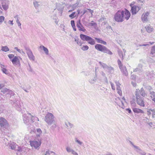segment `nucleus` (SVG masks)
Wrapping results in <instances>:
<instances>
[{
	"label": "nucleus",
	"mask_w": 155,
	"mask_h": 155,
	"mask_svg": "<svg viewBox=\"0 0 155 155\" xmlns=\"http://www.w3.org/2000/svg\"><path fill=\"white\" fill-rule=\"evenodd\" d=\"M45 120L48 125L53 124L51 127L52 128L54 129L56 127L55 117L52 113L48 112L45 116Z\"/></svg>",
	"instance_id": "1"
},
{
	"label": "nucleus",
	"mask_w": 155,
	"mask_h": 155,
	"mask_svg": "<svg viewBox=\"0 0 155 155\" xmlns=\"http://www.w3.org/2000/svg\"><path fill=\"white\" fill-rule=\"evenodd\" d=\"M8 127L9 125L7 120L2 117H1V131H2L3 135L6 134L4 131H7Z\"/></svg>",
	"instance_id": "2"
},
{
	"label": "nucleus",
	"mask_w": 155,
	"mask_h": 155,
	"mask_svg": "<svg viewBox=\"0 0 155 155\" xmlns=\"http://www.w3.org/2000/svg\"><path fill=\"white\" fill-rule=\"evenodd\" d=\"M95 48L98 51L102 52L108 54L112 55L113 53L107 47L101 44H97L95 46Z\"/></svg>",
	"instance_id": "3"
},
{
	"label": "nucleus",
	"mask_w": 155,
	"mask_h": 155,
	"mask_svg": "<svg viewBox=\"0 0 155 155\" xmlns=\"http://www.w3.org/2000/svg\"><path fill=\"white\" fill-rule=\"evenodd\" d=\"M80 37L84 41H86L91 45H94L95 44V40L91 37L84 34H81Z\"/></svg>",
	"instance_id": "4"
},
{
	"label": "nucleus",
	"mask_w": 155,
	"mask_h": 155,
	"mask_svg": "<svg viewBox=\"0 0 155 155\" xmlns=\"http://www.w3.org/2000/svg\"><path fill=\"white\" fill-rule=\"evenodd\" d=\"M122 14L120 10H118L114 15V18L115 20L117 22H123L124 21V19Z\"/></svg>",
	"instance_id": "5"
},
{
	"label": "nucleus",
	"mask_w": 155,
	"mask_h": 155,
	"mask_svg": "<svg viewBox=\"0 0 155 155\" xmlns=\"http://www.w3.org/2000/svg\"><path fill=\"white\" fill-rule=\"evenodd\" d=\"M138 92H139V91L138 90L135 91V95L136 96L137 103L138 105L144 107V106L143 101L144 99L142 98L140 95H138Z\"/></svg>",
	"instance_id": "6"
},
{
	"label": "nucleus",
	"mask_w": 155,
	"mask_h": 155,
	"mask_svg": "<svg viewBox=\"0 0 155 155\" xmlns=\"http://www.w3.org/2000/svg\"><path fill=\"white\" fill-rule=\"evenodd\" d=\"M24 48L26 51V53L29 59L32 61L35 60V57L30 49L28 47L25 46Z\"/></svg>",
	"instance_id": "7"
},
{
	"label": "nucleus",
	"mask_w": 155,
	"mask_h": 155,
	"mask_svg": "<svg viewBox=\"0 0 155 155\" xmlns=\"http://www.w3.org/2000/svg\"><path fill=\"white\" fill-rule=\"evenodd\" d=\"M20 60H21V58L19 56H15L11 61L14 66L19 67L20 65Z\"/></svg>",
	"instance_id": "8"
},
{
	"label": "nucleus",
	"mask_w": 155,
	"mask_h": 155,
	"mask_svg": "<svg viewBox=\"0 0 155 155\" xmlns=\"http://www.w3.org/2000/svg\"><path fill=\"white\" fill-rule=\"evenodd\" d=\"M122 15L123 16V18L127 20H128L130 16V14L129 11L126 9H124L123 10H120Z\"/></svg>",
	"instance_id": "9"
},
{
	"label": "nucleus",
	"mask_w": 155,
	"mask_h": 155,
	"mask_svg": "<svg viewBox=\"0 0 155 155\" xmlns=\"http://www.w3.org/2000/svg\"><path fill=\"white\" fill-rule=\"evenodd\" d=\"M30 145L32 147H34L35 149L38 150L39 148V147L41 144L40 142L33 140L30 141Z\"/></svg>",
	"instance_id": "10"
},
{
	"label": "nucleus",
	"mask_w": 155,
	"mask_h": 155,
	"mask_svg": "<svg viewBox=\"0 0 155 155\" xmlns=\"http://www.w3.org/2000/svg\"><path fill=\"white\" fill-rule=\"evenodd\" d=\"M9 1L6 0H2L1 4L3 9L5 11H6L9 8Z\"/></svg>",
	"instance_id": "11"
},
{
	"label": "nucleus",
	"mask_w": 155,
	"mask_h": 155,
	"mask_svg": "<svg viewBox=\"0 0 155 155\" xmlns=\"http://www.w3.org/2000/svg\"><path fill=\"white\" fill-rule=\"evenodd\" d=\"M76 26L79 31L83 32H85L86 31V29L81 22L80 20H79L77 21Z\"/></svg>",
	"instance_id": "12"
},
{
	"label": "nucleus",
	"mask_w": 155,
	"mask_h": 155,
	"mask_svg": "<svg viewBox=\"0 0 155 155\" xmlns=\"http://www.w3.org/2000/svg\"><path fill=\"white\" fill-rule=\"evenodd\" d=\"M140 9V8L137 5H134L131 7V12L132 14H136Z\"/></svg>",
	"instance_id": "13"
},
{
	"label": "nucleus",
	"mask_w": 155,
	"mask_h": 155,
	"mask_svg": "<svg viewBox=\"0 0 155 155\" xmlns=\"http://www.w3.org/2000/svg\"><path fill=\"white\" fill-rule=\"evenodd\" d=\"M148 90L150 92V97L152 100L155 103V92L152 91L151 87H149Z\"/></svg>",
	"instance_id": "14"
},
{
	"label": "nucleus",
	"mask_w": 155,
	"mask_h": 155,
	"mask_svg": "<svg viewBox=\"0 0 155 155\" xmlns=\"http://www.w3.org/2000/svg\"><path fill=\"white\" fill-rule=\"evenodd\" d=\"M6 66L1 64V70L3 73L5 74L8 76L10 75V73L9 71L6 69Z\"/></svg>",
	"instance_id": "15"
},
{
	"label": "nucleus",
	"mask_w": 155,
	"mask_h": 155,
	"mask_svg": "<svg viewBox=\"0 0 155 155\" xmlns=\"http://www.w3.org/2000/svg\"><path fill=\"white\" fill-rule=\"evenodd\" d=\"M143 66L141 64H139L137 67L134 69V72H137L138 73H141L143 72V69L142 68Z\"/></svg>",
	"instance_id": "16"
},
{
	"label": "nucleus",
	"mask_w": 155,
	"mask_h": 155,
	"mask_svg": "<svg viewBox=\"0 0 155 155\" xmlns=\"http://www.w3.org/2000/svg\"><path fill=\"white\" fill-rule=\"evenodd\" d=\"M149 15V13L148 12L144 13L142 15L141 17V19L143 22H147L148 21V17Z\"/></svg>",
	"instance_id": "17"
},
{
	"label": "nucleus",
	"mask_w": 155,
	"mask_h": 155,
	"mask_svg": "<svg viewBox=\"0 0 155 155\" xmlns=\"http://www.w3.org/2000/svg\"><path fill=\"white\" fill-rule=\"evenodd\" d=\"M154 42H148L146 44H140L139 45V46L140 47H142L144 46V47L143 48V49L144 50H146L147 49H148L147 47L150 45H152L154 43Z\"/></svg>",
	"instance_id": "18"
},
{
	"label": "nucleus",
	"mask_w": 155,
	"mask_h": 155,
	"mask_svg": "<svg viewBox=\"0 0 155 155\" xmlns=\"http://www.w3.org/2000/svg\"><path fill=\"white\" fill-rule=\"evenodd\" d=\"M119 68L123 74L126 76H127L128 75V73L125 66H123Z\"/></svg>",
	"instance_id": "19"
},
{
	"label": "nucleus",
	"mask_w": 155,
	"mask_h": 155,
	"mask_svg": "<svg viewBox=\"0 0 155 155\" xmlns=\"http://www.w3.org/2000/svg\"><path fill=\"white\" fill-rule=\"evenodd\" d=\"M15 106L18 110H20L21 107L23 106V104L22 102L20 103L19 101H16L15 103Z\"/></svg>",
	"instance_id": "20"
},
{
	"label": "nucleus",
	"mask_w": 155,
	"mask_h": 155,
	"mask_svg": "<svg viewBox=\"0 0 155 155\" xmlns=\"http://www.w3.org/2000/svg\"><path fill=\"white\" fill-rule=\"evenodd\" d=\"M134 147L135 149H137V151L141 155H145L146 153L143 152H142L141 150L139 148V147L137 146L134 145L132 144Z\"/></svg>",
	"instance_id": "21"
},
{
	"label": "nucleus",
	"mask_w": 155,
	"mask_h": 155,
	"mask_svg": "<svg viewBox=\"0 0 155 155\" xmlns=\"http://www.w3.org/2000/svg\"><path fill=\"white\" fill-rule=\"evenodd\" d=\"M61 5L60 3H58L57 5V8L58 10L59 11V13L60 14V15L61 16L62 15V11L64 8L62 6L60 7Z\"/></svg>",
	"instance_id": "22"
},
{
	"label": "nucleus",
	"mask_w": 155,
	"mask_h": 155,
	"mask_svg": "<svg viewBox=\"0 0 155 155\" xmlns=\"http://www.w3.org/2000/svg\"><path fill=\"white\" fill-rule=\"evenodd\" d=\"M137 90L139 91V92H138V95H140V94L143 97H144L146 95V94L145 93V91L143 88H142L140 90L139 89H137L136 90V91Z\"/></svg>",
	"instance_id": "23"
},
{
	"label": "nucleus",
	"mask_w": 155,
	"mask_h": 155,
	"mask_svg": "<svg viewBox=\"0 0 155 155\" xmlns=\"http://www.w3.org/2000/svg\"><path fill=\"white\" fill-rule=\"evenodd\" d=\"M23 120L24 123L26 124H28L29 121V118L26 114H24L23 116Z\"/></svg>",
	"instance_id": "24"
},
{
	"label": "nucleus",
	"mask_w": 155,
	"mask_h": 155,
	"mask_svg": "<svg viewBox=\"0 0 155 155\" xmlns=\"http://www.w3.org/2000/svg\"><path fill=\"white\" fill-rule=\"evenodd\" d=\"M94 38L96 40L97 42L98 43L103 44L104 45H106L107 44L106 42L102 40L101 38Z\"/></svg>",
	"instance_id": "25"
},
{
	"label": "nucleus",
	"mask_w": 155,
	"mask_h": 155,
	"mask_svg": "<svg viewBox=\"0 0 155 155\" xmlns=\"http://www.w3.org/2000/svg\"><path fill=\"white\" fill-rule=\"evenodd\" d=\"M133 111L134 112L137 113H143L144 112L142 110L137 108H133Z\"/></svg>",
	"instance_id": "26"
},
{
	"label": "nucleus",
	"mask_w": 155,
	"mask_h": 155,
	"mask_svg": "<svg viewBox=\"0 0 155 155\" xmlns=\"http://www.w3.org/2000/svg\"><path fill=\"white\" fill-rule=\"evenodd\" d=\"M145 28L147 32L149 33H150L153 30V28L150 25L147 26Z\"/></svg>",
	"instance_id": "27"
},
{
	"label": "nucleus",
	"mask_w": 155,
	"mask_h": 155,
	"mask_svg": "<svg viewBox=\"0 0 155 155\" xmlns=\"http://www.w3.org/2000/svg\"><path fill=\"white\" fill-rule=\"evenodd\" d=\"M39 48L43 50L46 54H48V50L46 48L42 45L40 46Z\"/></svg>",
	"instance_id": "28"
},
{
	"label": "nucleus",
	"mask_w": 155,
	"mask_h": 155,
	"mask_svg": "<svg viewBox=\"0 0 155 155\" xmlns=\"http://www.w3.org/2000/svg\"><path fill=\"white\" fill-rule=\"evenodd\" d=\"M8 89L6 88L1 87V92L3 94H8Z\"/></svg>",
	"instance_id": "29"
},
{
	"label": "nucleus",
	"mask_w": 155,
	"mask_h": 155,
	"mask_svg": "<svg viewBox=\"0 0 155 155\" xmlns=\"http://www.w3.org/2000/svg\"><path fill=\"white\" fill-rule=\"evenodd\" d=\"M65 125L68 128H71L73 126V124L69 122H65Z\"/></svg>",
	"instance_id": "30"
},
{
	"label": "nucleus",
	"mask_w": 155,
	"mask_h": 155,
	"mask_svg": "<svg viewBox=\"0 0 155 155\" xmlns=\"http://www.w3.org/2000/svg\"><path fill=\"white\" fill-rule=\"evenodd\" d=\"M28 114H29L30 116L29 118H31V121H32V123L34 122L35 121V119H37L38 121H39V119L37 117H34V116L31 115L30 113Z\"/></svg>",
	"instance_id": "31"
},
{
	"label": "nucleus",
	"mask_w": 155,
	"mask_h": 155,
	"mask_svg": "<svg viewBox=\"0 0 155 155\" xmlns=\"http://www.w3.org/2000/svg\"><path fill=\"white\" fill-rule=\"evenodd\" d=\"M79 2L77 1L75 4H74L73 5L70 6V7H71V9L73 10H74L77 7L79 6Z\"/></svg>",
	"instance_id": "32"
},
{
	"label": "nucleus",
	"mask_w": 155,
	"mask_h": 155,
	"mask_svg": "<svg viewBox=\"0 0 155 155\" xmlns=\"http://www.w3.org/2000/svg\"><path fill=\"white\" fill-rule=\"evenodd\" d=\"M1 50L2 51L5 52H7L9 51V49L7 46H2Z\"/></svg>",
	"instance_id": "33"
},
{
	"label": "nucleus",
	"mask_w": 155,
	"mask_h": 155,
	"mask_svg": "<svg viewBox=\"0 0 155 155\" xmlns=\"http://www.w3.org/2000/svg\"><path fill=\"white\" fill-rule=\"evenodd\" d=\"M36 136L37 137L40 136V135L42 134V131L40 128L37 129Z\"/></svg>",
	"instance_id": "34"
},
{
	"label": "nucleus",
	"mask_w": 155,
	"mask_h": 155,
	"mask_svg": "<svg viewBox=\"0 0 155 155\" xmlns=\"http://www.w3.org/2000/svg\"><path fill=\"white\" fill-rule=\"evenodd\" d=\"M99 63L100 64V65L103 67V68H104L106 69L107 68H108V66L107 65L105 64H104L103 63H102L101 62H99Z\"/></svg>",
	"instance_id": "35"
},
{
	"label": "nucleus",
	"mask_w": 155,
	"mask_h": 155,
	"mask_svg": "<svg viewBox=\"0 0 155 155\" xmlns=\"http://www.w3.org/2000/svg\"><path fill=\"white\" fill-rule=\"evenodd\" d=\"M40 2H38L37 1H35L33 2V4L34 5L35 7V8H38L40 5Z\"/></svg>",
	"instance_id": "36"
},
{
	"label": "nucleus",
	"mask_w": 155,
	"mask_h": 155,
	"mask_svg": "<svg viewBox=\"0 0 155 155\" xmlns=\"http://www.w3.org/2000/svg\"><path fill=\"white\" fill-rule=\"evenodd\" d=\"M117 92L118 94L120 96H121L122 95V92L120 89V87H117Z\"/></svg>",
	"instance_id": "37"
},
{
	"label": "nucleus",
	"mask_w": 155,
	"mask_h": 155,
	"mask_svg": "<svg viewBox=\"0 0 155 155\" xmlns=\"http://www.w3.org/2000/svg\"><path fill=\"white\" fill-rule=\"evenodd\" d=\"M118 53L119 56L121 58L122 60L124 59V55L122 51H118Z\"/></svg>",
	"instance_id": "38"
},
{
	"label": "nucleus",
	"mask_w": 155,
	"mask_h": 155,
	"mask_svg": "<svg viewBox=\"0 0 155 155\" xmlns=\"http://www.w3.org/2000/svg\"><path fill=\"white\" fill-rule=\"evenodd\" d=\"M96 80V78L95 77L94 78H92L91 79L89 80V82L93 84L94 83Z\"/></svg>",
	"instance_id": "39"
},
{
	"label": "nucleus",
	"mask_w": 155,
	"mask_h": 155,
	"mask_svg": "<svg viewBox=\"0 0 155 155\" xmlns=\"http://www.w3.org/2000/svg\"><path fill=\"white\" fill-rule=\"evenodd\" d=\"M66 149L67 152L68 153H71L73 150L69 147H67Z\"/></svg>",
	"instance_id": "40"
},
{
	"label": "nucleus",
	"mask_w": 155,
	"mask_h": 155,
	"mask_svg": "<svg viewBox=\"0 0 155 155\" xmlns=\"http://www.w3.org/2000/svg\"><path fill=\"white\" fill-rule=\"evenodd\" d=\"M107 29L108 30V32L109 33H111L113 31V30L111 28V27L110 26H108L107 27Z\"/></svg>",
	"instance_id": "41"
},
{
	"label": "nucleus",
	"mask_w": 155,
	"mask_h": 155,
	"mask_svg": "<svg viewBox=\"0 0 155 155\" xmlns=\"http://www.w3.org/2000/svg\"><path fill=\"white\" fill-rule=\"evenodd\" d=\"M88 48L89 47L87 45L83 46L81 48V49L84 51L87 50Z\"/></svg>",
	"instance_id": "42"
},
{
	"label": "nucleus",
	"mask_w": 155,
	"mask_h": 155,
	"mask_svg": "<svg viewBox=\"0 0 155 155\" xmlns=\"http://www.w3.org/2000/svg\"><path fill=\"white\" fill-rule=\"evenodd\" d=\"M151 54H155V46L152 47L151 49Z\"/></svg>",
	"instance_id": "43"
},
{
	"label": "nucleus",
	"mask_w": 155,
	"mask_h": 155,
	"mask_svg": "<svg viewBox=\"0 0 155 155\" xmlns=\"http://www.w3.org/2000/svg\"><path fill=\"white\" fill-rule=\"evenodd\" d=\"M75 12H73L71 14L69 15V17L70 18H73L76 16V15H75Z\"/></svg>",
	"instance_id": "44"
},
{
	"label": "nucleus",
	"mask_w": 155,
	"mask_h": 155,
	"mask_svg": "<svg viewBox=\"0 0 155 155\" xmlns=\"http://www.w3.org/2000/svg\"><path fill=\"white\" fill-rule=\"evenodd\" d=\"M117 63L118 64L119 66V68H120L121 67L123 66H124L122 64L121 61H120V60L119 59L118 60H117Z\"/></svg>",
	"instance_id": "45"
},
{
	"label": "nucleus",
	"mask_w": 155,
	"mask_h": 155,
	"mask_svg": "<svg viewBox=\"0 0 155 155\" xmlns=\"http://www.w3.org/2000/svg\"><path fill=\"white\" fill-rule=\"evenodd\" d=\"M8 94H9L11 95V96H13L15 94V93L13 91L11 90H9L8 91Z\"/></svg>",
	"instance_id": "46"
},
{
	"label": "nucleus",
	"mask_w": 155,
	"mask_h": 155,
	"mask_svg": "<svg viewBox=\"0 0 155 155\" xmlns=\"http://www.w3.org/2000/svg\"><path fill=\"white\" fill-rule=\"evenodd\" d=\"M75 141L80 145H81L83 143L82 142L77 139H76Z\"/></svg>",
	"instance_id": "47"
},
{
	"label": "nucleus",
	"mask_w": 155,
	"mask_h": 155,
	"mask_svg": "<svg viewBox=\"0 0 155 155\" xmlns=\"http://www.w3.org/2000/svg\"><path fill=\"white\" fill-rule=\"evenodd\" d=\"M110 84L112 89L113 90H115V88L114 86V84L111 82H110Z\"/></svg>",
	"instance_id": "48"
},
{
	"label": "nucleus",
	"mask_w": 155,
	"mask_h": 155,
	"mask_svg": "<svg viewBox=\"0 0 155 155\" xmlns=\"http://www.w3.org/2000/svg\"><path fill=\"white\" fill-rule=\"evenodd\" d=\"M71 25L72 27H75L74 21V20H71Z\"/></svg>",
	"instance_id": "49"
},
{
	"label": "nucleus",
	"mask_w": 155,
	"mask_h": 155,
	"mask_svg": "<svg viewBox=\"0 0 155 155\" xmlns=\"http://www.w3.org/2000/svg\"><path fill=\"white\" fill-rule=\"evenodd\" d=\"M16 22L17 23L18 26L20 27V28H21V24L20 23L19 19L16 20Z\"/></svg>",
	"instance_id": "50"
},
{
	"label": "nucleus",
	"mask_w": 155,
	"mask_h": 155,
	"mask_svg": "<svg viewBox=\"0 0 155 155\" xmlns=\"http://www.w3.org/2000/svg\"><path fill=\"white\" fill-rule=\"evenodd\" d=\"M8 56L10 59H12V58H13L15 56H14V54H8Z\"/></svg>",
	"instance_id": "51"
},
{
	"label": "nucleus",
	"mask_w": 155,
	"mask_h": 155,
	"mask_svg": "<svg viewBox=\"0 0 155 155\" xmlns=\"http://www.w3.org/2000/svg\"><path fill=\"white\" fill-rule=\"evenodd\" d=\"M143 120L145 123H147L149 121L147 117H145V118L143 119Z\"/></svg>",
	"instance_id": "52"
},
{
	"label": "nucleus",
	"mask_w": 155,
	"mask_h": 155,
	"mask_svg": "<svg viewBox=\"0 0 155 155\" xmlns=\"http://www.w3.org/2000/svg\"><path fill=\"white\" fill-rule=\"evenodd\" d=\"M17 146V145L16 144H14L13 145H12L11 146V149L12 150H15L16 149V147Z\"/></svg>",
	"instance_id": "53"
},
{
	"label": "nucleus",
	"mask_w": 155,
	"mask_h": 155,
	"mask_svg": "<svg viewBox=\"0 0 155 155\" xmlns=\"http://www.w3.org/2000/svg\"><path fill=\"white\" fill-rule=\"evenodd\" d=\"M151 111L152 112V117H154V115H155V109H153L152 110H151Z\"/></svg>",
	"instance_id": "54"
},
{
	"label": "nucleus",
	"mask_w": 155,
	"mask_h": 155,
	"mask_svg": "<svg viewBox=\"0 0 155 155\" xmlns=\"http://www.w3.org/2000/svg\"><path fill=\"white\" fill-rule=\"evenodd\" d=\"M71 153L73 155H78V153L73 150Z\"/></svg>",
	"instance_id": "55"
},
{
	"label": "nucleus",
	"mask_w": 155,
	"mask_h": 155,
	"mask_svg": "<svg viewBox=\"0 0 155 155\" xmlns=\"http://www.w3.org/2000/svg\"><path fill=\"white\" fill-rule=\"evenodd\" d=\"M89 25H90L91 26H94V27H95V26H96V23H89Z\"/></svg>",
	"instance_id": "56"
},
{
	"label": "nucleus",
	"mask_w": 155,
	"mask_h": 155,
	"mask_svg": "<svg viewBox=\"0 0 155 155\" xmlns=\"http://www.w3.org/2000/svg\"><path fill=\"white\" fill-rule=\"evenodd\" d=\"M50 153H54V152L53 151H50V152L49 151H46L45 155H50Z\"/></svg>",
	"instance_id": "57"
},
{
	"label": "nucleus",
	"mask_w": 155,
	"mask_h": 155,
	"mask_svg": "<svg viewBox=\"0 0 155 155\" xmlns=\"http://www.w3.org/2000/svg\"><path fill=\"white\" fill-rule=\"evenodd\" d=\"M17 147H18V149H16V150L20 152H22V148L18 146H17Z\"/></svg>",
	"instance_id": "58"
},
{
	"label": "nucleus",
	"mask_w": 155,
	"mask_h": 155,
	"mask_svg": "<svg viewBox=\"0 0 155 155\" xmlns=\"http://www.w3.org/2000/svg\"><path fill=\"white\" fill-rule=\"evenodd\" d=\"M115 83L116 84V85L117 86V87H120V83L118 81H116Z\"/></svg>",
	"instance_id": "59"
},
{
	"label": "nucleus",
	"mask_w": 155,
	"mask_h": 155,
	"mask_svg": "<svg viewBox=\"0 0 155 155\" xmlns=\"http://www.w3.org/2000/svg\"><path fill=\"white\" fill-rule=\"evenodd\" d=\"M14 49H15L19 53H21V50L20 49H18L17 47H15L14 48Z\"/></svg>",
	"instance_id": "60"
},
{
	"label": "nucleus",
	"mask_w": 155,
	"mask_h": 155,
	"mask_svg": "<svg viewBox=\"0 0 155 155\" xmlns=\"http://www.w3.org/2000/svg\"><path fill=\"white\" fill-rule=\"evenodd\" d=\"M51 18L54 20H56V19H57L56 16V15L55 14H54L53 15H52L51 16Z\"/></svg>",
	"instance_id": "61"
},
{
	"label": "nucleus",
	"mask_w": 155,
	"mask_h": 155,
	"mask_svg": "<svg viewBox=\"0 0 155 155\" xmlns=\"http://www.w3.org/2000/svg\"><path fill=\"white\" fill-rule=\"evenodd\" d=\"M5 17L2 16H1V22H2L4 20Z\"/></svg>",
	"instance_id": "62"
},
{
	"label": "nucleus",
	"mask_w": 155,
	"mask_h": 155,
	"mask_svg": "<svg viewBox=\"0 0 155 155\" xmlns=\"http://www.w3.org/2000/svg\"><path fill=\"white\" fill-rule=\"evenodd\" d=\"M131 84L133 86L135 87L136 86L137 84L135 81H132Z\"/></svg>",
	"instance_id": "63"
},
{
	"label": "nucleus",
	"mask_w": 155,
	"mask_h": 155,
	"mask_svg": "<svg viewBox=\"0 0 155 155\" xmlns=\"http://www.w3.org/2000/svg\"><path fill=\"white\" fill-rule=\"evenodd\" d=\"M13 21L9 20L8 22V23L9 24H11L12 25H13Z\"/></svg>",
	"instance_id": "64"
}]
</instances>
